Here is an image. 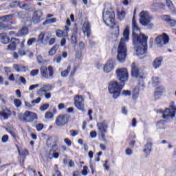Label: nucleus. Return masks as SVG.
Listing matches in <instances>:
<instances>
[{
    "label": "nucleus",
    "mask_w": 176,
    "mask_h": 176,
    "mask_svg": "<svg viewBox=\"0 0 176 176\" xmlns=\"http://www.w3.org/2000/svg\"><path fill=\"white\" fill-rule=\"evenodd\" d=\"M56 36L58 38H67L68 33L67 32H63L61 30H56Z\"/></svg>",
    "instance_id": "obj_29"
},
{
    "label": "nucleus",
    "mask_w": 176,
    "mask_h": 176,
    "mask_svg": "<svg viewBox=\"0 0 176 176\" xmlns=\"http://www.w3.org/2000/svg\"><path fill=\"white\" fill-rule=\"evenodd\" d=\"M25 105L27 107V109H31L32 107H34V104H32L31 103L28 102H25Z\"/></svg>",
    "instance_id": "obj_60"
},
{
    "label": "nucleus",
    "mask_w": 176,
    "mask_h": 176,
    "mask_svg": "<svg viewBox=\"0 0 176 176\" xmlns=\"http://www.w3.org/2000/svg\"><path fill=\"white\" fill-rule=\"evenodd\" d=\"M121 94L124 96V97H127V96H131V92L129 90H124Z\"/></svg>",
    "instance_id": "obj_45"
},
{
    "label": "nucleus",
    "mask_w": 176,
    "mask_h": 176,
    "mask_svg": "<svg viewBox=\"0 0 176 176\" xmlns=\"http://www.w3.org/2000/svg\"><path fill=\"white\" fill-rule=\"evenodd\" d=\"M54 63H56L57 64H60L61 63V56H58L57 58H55L54 59Z\"/></svg>",
    "instance_id": "obj_62"
},
{
    "label": "nucleus",
    "mask_w": 176,
    "mask_h": 176,
    "mask_svg": "<svg viewBox=\"0 0 176 176\" xmlns=\"http://www.w3.org/2000/svg\"><path fill=\"white\" fill-rule=\"evenodd\" d=\"M9 140V136L8 135H4L2 138H1V141L2 142H3L4 144L6 143L7 141H8Z\"/></svg>",
    "instance_id": "obj_54"
},
{
    "label": "nucleus",
    "mask_w": 176,
    "mask_h": 176,
    "mask_svg": "<svg viewBox=\"0 0 176 176\" xmlns=\"http://www.w3.org/2000/svg\"><path fill=\"white\" fill-rule=\"evenodd\" d=\"M35 42H36V38H30L28 41V46H31L32 45V43H35Z\"/></svg>",
    "instance_id": "obj_48"
},
{
    "label": "nucleus",
    "mask_w": 176,
    "mask_h": 176,
    "mask_svg": "<svg viewBox=\"0 0 176 176\" xmlns=\"http://www.w3.org/2000/svg\"><path fill=\"white\" fill-rule=\"evenodd\" d=\"M69 72H71V65H68L67 69L61 72V76L67 78Z\"/></svg>",
    "instance_id": "obj_35"
},
{
    "label": "nucleus",
    "mask_w": 176,
    "mask_h": 176,
    "mask_svg": "<svg viewBox=\"0 0 176 176\" xmlns=\"http://www.w3.org/2000/svg\"><path fill=\"white\" fill-rule=\"evenodd\" d=\"M97 129L101 134L102 140H104V142H107L105 140V133H107L108 130V122L107 120H103L101 122L97 123Z\"/></svg>",
    "instance_id": "obj_11"
},
{
    "label": "nucleus",
    "mask_w": 176,
    "mask_h": 176,
    "mask_svg": "<svg viewBox=\"0 0 176 176\" xmlns=\"http://www.w3.org/2000/svg\"><path fill=\"white\" fill-rule=\"evenodd\" d=\"M102 18L107 27H111L112 24H115V12L111 8L108 10L107 8H104Z\"/></svg>",
    "instance_id": "obj_5"
},
{
    "label": "nucleus",
    "mask_w": 176,
    "mask_h": 176,
    "mask_svg": "<svg viewBox=\"0 0 176 176\" xmlns=\"http://www.w3.org/2000/svg\"><path fill=\"white\" fill-rule=\"evenodd\" d=\"M163 93H166V89L164 87L160 86L155 89L154 97L156 100L160 98V96L163 94Z\"/></svg>",
    "instance_id": "obj_23"
},
{
    "label": "nucleus",
    "mask_w": 176,
    "mask_h": 176,
    "mask_svg": "<svg viewBox=\"0 0 176 176\" xmlns=\"http://www.w3.org/2000/svg\"><path fill=\"white\" fill-rule=\"evenodd\" d=\"M12 67L16 72H27V71H30V69H28V67L20 65L19 64H14Z\"/></svg>",
    "instance_id": "obj_24"
},
{
    "label": "nucleus",
    "mask_w": 176,
    "mask_h": 176,
    "mask_svg": "<svg viewBox=\"0 0 176 176\" xmlns=\"http://www.w3.org/2000/svg\"><path fill=\"white\" fill-rule=\"evenodd\" d=\"M39 74V69H33L30 72V75L32 76H36Z\"/></svg>",
    "instance_id": "obj_47"
},
{
    "label": "nucleus",
    "mask_w": 176,
    "mask_h": 176,
    "mask_svg": "<svg viewBox=\"0 0 176 176\" xmlns=\"http://www.w3.org/2000/svg\"><path fill=\"white\" fill-rule=\"evenodd\" d=\"M116 75L117 79L121 82V83H124L129 80V70L126 67L118 68L116 71Z\"/></svg>",
    "instance_id": "obj_8"
},
{
    "label": "nucleus",
    "mask_w": 176,
    "mask_h": 176,
    "mask_svg": "<svg viewBox=\"0 0 176 176\" xmlns=\"http://www.w3.org/2000/svg\"><path fill=\"white\" fill-rule=\"evenodd\" d=\"M151 21H152V16L149 14V12L148 11H142L140 14V24L151 29L153 27V23H151Z\"/></svg>",
    "instance_id": "obj_6"
},
{
    "label": "nucleus",
    "mask_w": 176,
    "mask_h": 176,
    "mask_svg": "<svg viewBox=\"0 0 176 176\" xmlns=\"http://www.w3.org/2000/svg\"><path fill=\"white\" fill-rule=\"evenodd\" d=\"M18 6H19L21 9H25L26 6H28V4L23 1H19Z\"/></svg>",
    "instance_id": "obj_44"
},
{
    "label": "nucleus",
    "mask_w": 176,
    "mask_h": 176,
    "mask_svg": "<svg viewBox=\"0 0 176 176\" xmlns=\"http://www.w3.org/2000/svg\"><path fill=\"white\" fill-rule=\"evenodd\" d=\"M58 47H60V45L58 44H56L54 47H52L48 53L49 56H54L57 50H58Z\"/></svg>",
    "instance_id": "obj_31"
},
{
    "label": "nucleus",
    "mask_w": 176,
    "mask_h": 176,
    "mask_svg": "<svg viewBox=\"0 0 176 176\" xmlns=\"http://www.w3.org/2000/svg\"><path fill=\"white\" fill-rule=\"evenodd\" d=\"M162 63H163V58L157 57L153 62V67L155 69H157V68H160L162 67Z\"/></svg>",
    "instance_id": "obj_25"
},
{
    "label": "nucleus",
    "mask_w": 176,
    "mask_h": 176,
    "mask_svg": "<svg viewBox=\"0 0 176 176\" xmlns=\"http://www.w3.org/2000/svg\"><path fill=\"white\" fill-rule=\"evenodd\" d=\"M9 36H19V33L16 32H13V31H10L9 32Z\"/></svg>",
    "instance_id": "obj_58"
},
{
    "label": "nucleus",
    "mask_w": 176,
    "mask_h": 176,
    "mask_svg": "<svg viewBox=\"0 0 176 176\" xmlns=\"http://www.w3.org/2000/svg\"><path fill=\"white\" fill-rule=\"evenodd\" d=\"M129 36L130 27L126 26L123 32V38H121L118 47L117 60L119 63H124V61H126V56H127V47L126 46V42H129V39H130Z\"/></svg>",
    "instance_id": "obj_1"
},
{
    "label": "nucleus",
    "mask_w": 176,
    "mask_h": 176,
    "mask_svg": "<svg viewBox=\"0 0 176 176\" xmlns=\"http://www.w3.org/2000/svg\"><path fill=\"white\" fill-rule=\"evenodd\" d=\"M131 76L137 79L144 78V72L141 69L138 68V66L135 65V63L131 64Z\"/></svg>",
    "instance_id": "obj_12"
},
{
    "label": "nucleus",
    "mask_w": 176,
    "mask_h": 176,
    "mask_svg": "<svg viewBox=\"0 0 176 176\" xmlns=\"http://www.w3.org/2000/svg\"><path fill=\"white\" fill-rule=\"evenodd\" d=\"M155 42L157 45L163 46V45H167V43L170 42V37L168 35H167V34L163 33L155 38Z\"/></svg>",
    "instance_id": "obj_14"
},
{
    "label": "nucleus",
    "mask_w": 176,
    "mask_h": 176,
    "mask_svg": "<svg viewBox=\"0 0 176 176\" xmlns=\"http://www.w3.org/2000/svg\"><path fill=\"white\" fill-rule=\"evenodd\" d=\"M41 76L45 79H53L54 75V69L52 66H41L40 68Z\"/></svg>",
    "instance_id": "obj_9"
},
{
    "label": "nucleus",
    "mask_w": 176,
    "mask_h": 176,
    "mask_svg": "<svg viewBox=\"0 0 176 176\" xmlns=\"http://www.w3.org/2000/svg\"><path fill=\"white\" fill-rule=\"evenodd\" d=\"M69 116L67 114L60 115L56 118L55 124L58 126H65L69 122Z\"/></svg>",
    "instance_id": "obj_15"
},
{
    "label": "nucleus",
    "mask_w": 176,
    "mask_h": 176,
    "mask_svg": "<svg viewBox=\"0 0 176 176\" xmlns=\"http://www.w3.org/2000/svg\"><path fill=\"white\" fill-rule=\"evenodd\" d=\"M42 17H43V12L41 10L35 11L32 17L33 23L39 24L42 21Z\"/></svg>",
    "instance_id": "obj_19"
},
{
    "label": "nucleus",
    "mask_w": 176,
    "mask_h": 176,
    "mask_svg": "<svg viewBox=\"0 0 176 176\" xmlns=\"http://www.w3.org/2000/svg\"><path fill=\"white\" fill-rule=\"evenodd\" d=\"M175 112L176 107L174 105H171L170 109L166 108L165 111H163L162 110H160L158 111L159 113H161V115H162L164 119H168V118L173 119V118H175Z\"/></svg>",
    "instance_id": "obj_10"
},
{
    "label": "nucleus",
    "mask_w": 176,
    "mask_h": 176,
    "mask_svg": "<svg viewBox=\"0 0 176 176\" xmlns=\"http://www.w3.org/2000/svg\"><path fill=\"white\" fill-rule=\"evenodd\" d=\"M116 64L112 60H109L103 67V71L105 74H109L112 72L113 69H115Z\"/></svg>",
    "instance_id": "obj_17"
},
{
    "label": "nucleus",
    "mask_w": 176,
    "mask_h": 176,
    "mask_svg": "<svg viewBox=\"0 0 176 176\" xmlns=\"http://www.w3.org/2000/svg\"><path fill=\"white\" fill-rule=\"evenodd\" d=\"M8 50H16V43H11L10 45L8 46Z\"/></svg>",
    "instance_id": "obj_40"
},
{
    "label": "nucleus",
    "mask_w": 176,
    "mask_h": 176,
    "mask_svg": "<svg viewBox=\"0 0 176 176\" xmlns=\"http://www.w3.org/2000/svg\"><path fill=\"white\" fill-rule=\"evenodd\" d=\"M152 80H153V83L154 85H156V84L159 83V82H160V78H159L157 77H153L152 78Z\"/></svg>",
    "instance_id": "obj_56"
},
{
    "label": "nucleus",
    "mask_w": 176,
    "mask_h": 176,
    "mask_svg": "<svg viewBox=\"0 0 176 176\" xmlns=\"http://www.w3.org/2000/svg\"><path fill=\"white\" fill-rule=\"evenodd\" d=\"M53 155V157L55 158V159H58V153H55L54 151H50V155Z\"/></svg>",
    "instance_id": "obj_55"
},
{
    "label": "nucleus",
    "mask_w": 176,
    "mask_h": 176,
    "mask_svg": "<svg viewBox=\"0 0 176 176\" xmlns=\"http://www.w3.org/2000/svg\"><path fill=\"white\" fill-rule=\"evenodd\" d=\"M147 42L148 38H142L140 40H138L135 42L133 41L136 56H138L139 58H144V57H145V53H146L148 47Z\"/></svg>",
    "instance_id": "obj_2"
},
{
    "label": "nucleus",
    "mask_w": 176,
    "mask_h": 176,
    "mask_svg": "<svg viewBox=\"0 0 176 176\" xmlns=\"http://www.w3.org/2000/svg\"><path fill=\"white\" fill-rule=\"evenodd\" d=\"M66 25L65 26L64 30H63V32H67L68 34V31H69V27L71 26V21L69 19H67L66 21Z\"/></svg>",
    "instance_id": "obj_37"
},
{
    "label": "nucleus",
    "mask_w": 176,
    "mask_h": 176,
    "mask_svg": "<svg viewBox=\"0 0 176 176\" xmlns=\"http://www.w3.org/2000/svg\"><path fill=\"white\" fill-rule=\"evenodd\" d=\"M87 169H88L87 166H85L83 167L82 170L81 171V174H82V175H84V176L87 175Z\"/></svg>",
    "instance_id": "obj_52"
},
{
    "label": "nucleus",
    "mask_w": 176,
    "mask_h": 176,
    "mask_svg": "<svg viewBox=\"0 0 176 176\" xmlns=\"http://www.w3.org/2000/svg\"><path fill=\"white\" fill-rule=\"evenodd\" d=\"M164 19L165 20V21H166V23H168V24L169 25H170V27H175L176 25V21L171 19V16H168V15H165L164 16Z\"/></svg>",
    "instance_id": "obj_27"
},
{
    "label": "nucleus",
    "mask_w": 176,
    "mask_h": 176,
    "mask_svg": "<svg viewBox=\"0 0 176 176\" xmlns=\"http://www.w3.org/2000/svg\"><path fill=\"white\" fill-rule=\"evenodd\" d=\"M13 19V14L6 15L0 17V21H3V23H8V21H10Z\"/></svg>",
    "instance_id": "obj_30"
},
{
    "label": "nucleus",
    "mask_w": 176,
    "mask_h": 176,
    "mask_svg": "<svg viewBox=\"0 0 176 176\" xmlns=\"http://www.w3.org/2000/svg\"><path fill=\"white\" fill-rule=\"evenodd\" d=\"M113 28H116V33L115 35L118 38L119 36V25H116V27L113 26Z\"/></svg>",
    "instance_id": "obj_61"
},
{
    "label": "nucleus",
    "mask_w": 176,
    "mask_h": 176,
    "mask_svg": "<svg viewBox=\"0 0 176 176\" xmlns=\"http://www.w3.org/2000/svg\"><path fill=\"white\" fill-rule=\"evenodd\" d=\"M54 116L53 113L50 111L46 112L45 115V119H53Z\"/></svg>",
    "instance_id": "obj_39"
},
{
    "label": "nucleus",
    "mask_w": 176,
    "mask_h": 176,
    "mask_svg": "<svg viewBox=\"0 0 176 176\" xmlns=\"http://www.w3.org/2000/svg\"><path fill=\"white\" fill-rule=\"evenodd\" d=\"M82 31L84 34L87 35V38L90 37L91 35V26L90 25V23L86 21L82 25Z\"/></svg>",
    "instance_id": "obj_20"
},
{
    "label": "nucleus",
    "mask_w": 176,
    "mask_h": 176,
    "mask_svg": "<svg viewBox=\"0 0 176 176\" xmlns=\"http://www.w3.org/2000/svg\"><path fill=\"white\" fill-rule=\"evenodd\" d=\"M126 12L124 10H118V17L119 20H123L126 16Z\"/></svg>",
    "instance_id": "obj_32"
},
{
    "label": "nucleus",
    "mask_w": 176,
    "mask_h": 176,
    "mask_svg": "<svg viewBox=\"0 0 176 176\" xmlns=\"http://www.w3.org/2000/svg\"><path fill=\"white\" fill-rule=\"evenodd\" d=\"M19 1H16L11 3V6H12V8H17V6H19Z\"/></svg>",
    "instance_id": "obj_64"
},
{
    "label": "nucleus",
    "mask_w": 176,
    "mask_h": 176,
    "mask_svg": "<svg viewBox=\"0 0 176 176\" xmlns=\"http://www.w3.org/2000/svg\"><path fill=\"white\" fill-rule=\"evenodd\" d=\"M91 138H96L97 137V132L96 131H92L89 134Z\"/></svg>",
    "instance_id": "obj_57"
},
{
    "label": "nucleus",
    "mask_w": 176,
    "mask_h": 176,
    "mask_svg": "<svg viewBox=\"0 0 176 176\" xmlns=\"http://www.w3.org/2000/svg\"><path fill=\"white\" fill-rule=\"evenodd\" d=\"M132 34L133 42H137V41H141V39L148 38L145 34L141 33V29H140L138 24H137L135 16H133L132 19Z\"/></svg>",
    "instance_id": "obj_3"
},
{
    "label": "nucleus",
    "mask_w": 176,
    "mask_h": 176,
    "mask_svg": "<svg viewBox=\"0 0 176 176\" xmlns=\"http://www.w3.org/2000/svg\"><path fill=\"white\" fill-rule=\"evenodd\" d=\"M64 142L67 145V146H72V142H71V140L68 138H65L64 139Z\"/></svg>",
    "instance_id": "obj_49"
},
{
    "label": "nucleus",
    "mask_w": 176,
    "mask_h": 176,
    "mask_svg": "<svg viewBox=\"0 0 176 176\" xmlns=\"http://www.w3.org/2000/svg\"><path fill=\"white\" fill-rule=\"evenodd\" d=\"M0 100L3 104H6L8 102V99H6V96L3 94H0Z\"/></svg>",
    "instance_id": "obj_42"
},
{
    "label": "nucleus",
    "mask_w": 176,
    "mask_h": 176,
    "mask_svg": "<svg viewBox=\"0 0 176 176\" xmlns=\"http://www.w3.org/2000/svg\"><path fill=\"white\" fill-rule=\"evenodd\" d=\"M14 104L16 108H20V107H21V100L19 99H15L14 100Z\"/></svg>",
    "instance_id": "obj_41"
},
{
    "label": "nucleus",
    "mask_w": 176,
    "mask_h": 176,
    "mask_svg": "<svg viewBox=\"0 0 176 176\" xmlns=\"http://www.w3.org/2000/svg\"><path fill=\"white\" fill-rule=\"evenodd\" d=\"M70 134H71L72 137H76V135H78V134H79V131H76V130H71Z\"/></svg>",
    "instance_id": "obj_50"
},
{
    "label": "nucleus",
    "mask_w": 176,
    "mask_h": 176,
    "mask_svg": "<svg viewBox=\"0 0 176 176\" xmlns=\"http://www.w3.org/2000/svg\"><path fill=\"white\" fill-rule=\"evenodd\" d=\"M18 118L21 122L25 123H32L34 120H38V115L32 111H26L23 113L18 114Z\"/></svg>",
    "instance_id": "obj_4"
},
{
    "label": "nucleus",
    "mask_w": 176,
    "mask_h": 176,
    "mask_svg": "<svg viewBox=\"0 0 176 176\" xmlns=\"http://www.w3.org/2000/svg\"><path fill=\"white\" fill-rule=\"evenodd\" d=\"M57 21V19L52 18L50 19H47L43 23V25H47V24H53Z\"/></svg>",
    "instance_id": "obj_36"
},
{
    "label": "nucleus",
    "mask_w": 176,
    "mask_h": 176,
    "mask_svg": "<svg viewBox=\"0 0 176 176\" xmlns=\"http://www.w3.org/2000/svg\"><path fill=\"white\" fill-rule=\"evenodd\" d=\"M58 141V138L56 137L50 136L47 140V145L48 148H54L56 146V142Z\"/></svg>",
    "instance_id": "obj_21"
},
{
    "label": "nucleus",
    "mask_w": 176,
    "mask_h": 176,
    "mask_svg": "<svg viewBox=\"0 0 176 176\" xmlns=\"http://www.w3.org/2000/svg\"><path fill=\"white\" fill-rule=\"evenodd\" d=\"M49 109V104H44L40 107V110L44 112V111H47Z\"/></svg>",
    "instance_id": "obj_43"
},
{
    "label": "nucleus",
    "mask_w": 176,
    "mask_h": 176,
    "mask_svg": "<svg viewBox=\"0 0 176 176\" xmlns=\"http://www.w3.org/2000/svg\"><path fill=\"white\" fill-rule=\"evenodd\" d=\"M52 89H53V86H52V85L44 84L40 87V89L38 90L37 93H38V94L41 96V97H43V94L45 93H48V91H52Z\"/></svg>",
    "instance_id": "obj_18"
},
{
    "label": "nucleus",
    "mask_w": 176,
    "mask_h": 176,
    "mask_svg": "<svg viewBox=\"0 0 176 176\" xmlns=\"http://www.w3.org/2000/svg\"><path fill=\"white\" fill-rule=\"evenodd\" d=\"M12 116V111L8 108H4L0 111V116H2L5 120H8Z\"/></svg>",
    "instance_id": "obj_22"
},
{
    "label": "nucleus",
    "mask_w": 176,
    "mask_h": 176,
    "mask_svg": "<svg viewBox=\"0 0 176 176\" xmlns=\"http://www.w3.org/2000/svg\"><path fill=\"white\" fill-rule=\"evenodd\" d=\"M39 87V84H35L33 85H30L29 87V90L32 91V90H34V89H38Z\"/></svg>",
    "instance_id": "obj_53"
},
{
    "label": "nucleus",
    "mask_w": 176,
    "mask_h": 176,
    "mask_svg": "<svg viewBox=\"0 0 176 176\" xmlns=\"http://www.w3.org/2000/svg\"><path fill=\"white\" fill-rule=\"evenodd\" d=\"M19 36H21L23 35H27L28 34V28L23 27L19 31Z\"/></svg>",
    "instance_id": "obj_34"
},
{
    "label": "nucleus",
    "mask_w": 176,
    "mask_h": 176,
    "mask_svg": "<svg viewBox=\"0 0 176 176\" xmlns=\"http://www.w3.org/2000/svg\"><path fill=\"white\" fill-rule=\"evenodd\" d=\"M166 6H168L170 10H172V12L176 13L175 8H174V5L173 4L171 0H166Z\"/></svg>",
    "instance_id": "obj_33"
},
{
    "label": "nucleus",
    "mask_w": 176,
    "mask_h": 176,
    "mask_svg": "<svg viewBox=\"0 0 176 176\" xmlns=\"http://www.w3.org/2000/svg\"><path fill=\"white\" fill-rule=\"evenodd\" d=\"M0 39L2 43H3L4 45H8V43H9V42L10 41V38L8 36V34H6V33H1L0 34Z\"/></svg>",
    "instance_id": "obj_28"
},
{
    "label": "nucleus",
    "mask_w": 176,
    "mask_h": 176,
    "mask_svg": "<svg viewBox=\"0 0 176 176\" xmlns=\"http://www.w3.org/2000/svg\"><path fill=\"white\" fill-rule=\"evenodd\" d=\"M43 96H45V98H47V100H49V98H51L52 97V94L49 93V92H46L43 94Z\"/></svg>",
    "instance_id": "obj_63"
},
{
    "label": "nucleus",
    "mask_w": 176,
    "mask_h": 176,
    "mask_svg": "<svg viewBox=\"0 0 176 176\" xmlns=\"http://www.w3.org/2000/svg\"><path fill=\"white\" fill-rule=\"evenodd\" d=\"M41 98H37L36 100H33L32 101V104H33V105H35V104H39V102H41Z\"/></svg>",
    "instance_id": "obj_59"
},
{
    "label": "nucleus",
    "mask_w": 176,
    "mask_h": 176,
    "mask_svg": "<svg viewBox=\"0 0 176 176\" xmlns=\"http://www.w3.org/2000/svg\"><path fill=\"white\" fill-rule=\"evenodd\" d=\"M74 105L79 111L85 112V102H83V97L80 95H76L74 97Z\"/></svg>",
    "instance_id": "obj_13"
},
{
    "label": "nucleus",
    "mask_w": 176,
    "mask_h": 176,
    "mask_svg": "<svg viewBox=\"0 0 176 176\" xmlns=\"http://www.w3.org/2000/svg\"><path fill=\"white\" fill-rule=\"evenodd\" d=\"M140 94V89L138 88H135L133 89V98H137Z\"/></svg>",
    "instance_id": "obj_38"
},
{
    "label": "nucleus",
    "mask_w": 176,
    "mask_h": 176,
    "mask_svg": "<svg viewBox=\"0 0 176 176\" xmlns=\"http://www.w3.org/2000/svg\"><path fill=\"white\" fill-rule=\"evenodd\" d=\"M43 127H44L43 124H38L36 126L37 131H42V130H43Z\"/></svg>",
    "instance_id": "obj_51"
},
{
    "label": "nucleus",
    "mask_w": 176,
    "mask_h": 176,
    "mask_svg": "<svg viewBox=\"0 0 176 176\" xmlns=\"http://www.w3.org/2000/svg\"><path fill=\"white\" fill-rule=\"evenodd\" d=\"M52 38V34L41 32L38 35V41L41 42L43 45H46L49 43V39Z\"/></svg>",
    "instance_id": "obj_16"
},
{
    "label": "nucleus",
    "mask_w": 176,
    "mask_h": 176,
    "mask_svg": "<svg viewBox=\"0 0 176 176\" xmlns=\"http://www.w3.org/2000/svg\"><path fill=\"white\" fill-rule=\"evenodd\" d=\"M152 142H148L147 144L144 146V149L143 150V152L146 153V157H148V155L152 152Z\"/></svg>",
    "instance_id": "obj_26"
},
{
    "label": "nucleus",
    "mask_w": 176,
    "mask_h": 176,
    "mask_svg": "<svg viewBox=\"0 0 176 176\" xmlns=\"http://www.w3.org/2000/svg\"><path fill=\"white\" fill-rule=\"evenodd\" d=\"M123 89V85H119L118 81H111L109 85V91L113 94V98H118L120 96V90Z\"/></svg>",
    "instance_id": "obj_7"
},
{
    "label": "nucleus",
    "mask_w": 176,
    "mask_h": 176,
    "mask_svg": "<svg viewBox=\"0 0 176 176\" xmlns=\"http://www.w3.org/2000/svg\"><path fill=\"white\" fill-rule=\"evenodd\" d=\"M164 124H166V121L161 120L157 123V129H162V126H164Z\"/></svg>",
    "instance_id": "obj_46"
}]
</instances>
